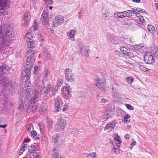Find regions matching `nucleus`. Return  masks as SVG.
Wrapping results in <instances>:
<instances>
[{
	"mask_svg": "<svg viewBox=\"0 0 158 158\" xmlns=\"http://www.w3.org/2000/svg\"><path fill=\"white\" fill-rule=\"evenodd\" d=\"M12 34L10 28L7 25H2L0 28V46L5 47L8 45L12 40Z\"/></svg>",
	"mask_w": 158,
	"mask_h": 158,
	"instance_id": "nucleus-1",
	"label": "nucleus"
},
{
	"mask_svg": "<svg viewBox=\"0 0 158 158\" xmlns=\"http://www.w3.org/2000/svg\"><path fill=\"white\" fill-rule=\"evenodd\" d=\"M153 55L155 57L158 58V49L156 48H152L150 51L145 52L144 56L145 62L150 64L154 63L155 59Z\"/></svg>",
	"mask_w": 158,
	"mask_h": 158,
	"instance_id": "nucleus-2",
	"label": "nucleus"
},
{
	"mask_svg": "<svg viewBox=\"0 0 158 158\" xmlns=\"http://www.w3.org/2000/svg\"><path fill=\"white\" fill-rule=\"evenodd\" d=\"M34 53L33 51L30 50L28 51L26 55V63L24 71L28 74H30V71L32 66L33 62L35 61Z\"/></svg>",
	"mask_w": 158,
	"mask_h": 158,
	"instance_id": "nucleus-3",
	"label": "nucleus"
},
{
	"mask_svg": "<svg viewBox=\"0 0 158 158\" xmlns=\"http://www.w3.org/2000/svg\"><path fill=\"white\" fill-rule=\"evenodd\" d=\"M66 125L65 119L60 118L56 123L55 129L56 132H61L65 128Z\"/></svg>",
	"mask_w": 158,
	"mask_h": 158,
	"instance_id": "nucleus-4",
	"label": "nucleus"
},
{
	"mask_svg": "<svg viewBox=\"0 0 158 158\" xmlns=\"http://www.w3.org/2000/svg\"><path fill=\"white\" fill-rule=\"evenodd\" d=\"M52 141L56 145L59 147L64 144V141L62 139L61 135L58 134H55L53 135L52 137Z\"/></svg>",
	"mask_w": 158,
	"mask_h": 158,
	"instance_id": "nucleus-5",
	"label": "nucleus"
},
{
	"mask_svg": "<svg viewBox=\"0 0 158 158\" xmlns=\"http://www.w3.org/2000/svg\"><path fill=\"white\" fill-rule=\"evenodd\" d=\"M77 49L78 52L81 55L87 57L89 55V48L87 46H84L82 44H79Z\"/></svg>",
	"mask_w": 158,
	"mask_h": 158,
	"instance_id": "nucleus-6",
	"label": "nucleus"
},
{
	"mask_svg": "<svg viewBox=\"0 0 158 158\" xmlns=\"http://www.w3.org/2000/svg\"><path fill=\"white\" fill-rule=\"evenodd\" d=\"M40 84H42L41 87H40V85L39 86H37L34 89V99L33 101H32V102H33V103H35V100L34 101V99L35 100L36 99L38 98L41 95V92L44 89V84L42 82H40Z\"/></svg>",
	"mask_w": 158,
	"mask_h": 158,
	"instance_id": "nucleus-7",
	"label": "nucleus"
},
{
	"mask_svg": "<svg viewBox=\"0 0 158 158\" xmlns=\"http://www.w3.org/2000/svg\"><path fill=\"white\" fill-rule=\"evenodd\" d=\"M37 23L35 22L34 25L31 27L30 29L28 31V32L27 33L25 36V39L26 41L32 40L33 37V31H36L37 29Z\"/></svg>",
	"mask_w": 158,
	"mask_h": 158,
	"instance_id": "nucleus-8",
	"label": "nucleus"
},
{
	"mask_svg": "<svg viewBox=\"0 0 158 158\" xmlns=\"http://www.w3.org/2000/svg\"><path fill=\"white\" fill-rule=\"evenodd\" d=\"M106 38L109 41L113 44H118L120 42V40L118 38L110 33L107 34Z\"/></svg>",
	"mask_w": 158,
	"mask_h": 158,
	"instance_id": "nucleus-9",
	"label": "nucleus"
},
{
	"mask_svg": "<svg viewBox=\"0 0 158 158\" xmlns=\"http://www.w3.org/2000/svg\"><path fill=\"white\" fill-rule=\"evenodd\" d=\"M48 10V9L47 7H45L42 15L41 20L43 25H46L48 23V18L47 15Z\"/></svg>",
	"mask_w": 158,
	"mask_h": 158,
	"instance_id": "nucleus-10",
	"label": "nucleus"
},
{
	"mask_svg": "<svg viewBox=\"0 0 158 158\" xmlns=\"http://www.w3.org/2000/svg\"><path fill=\"white\" fill-rule=\"evenodd\" d=\"M57 89L55 87L49 85L48 86L46 91L44 90L43 93L45 95H46L48 93L51 96H53L55 95V93Z\"/></svg>",
	"mask_w": 158,
	"mask_h": 158,
	"instance_id": "nucleus-11",
	"label": "nucleus"
},
{
	"mask_svg": "<svg viewBox=\"0 0 158 158\" xmlns=\"http://www.w3.org/2000/svg\"><path fill=\"white\" fill-rule=\"evenodd\" d=\"M63 104V102L59 97L56 98L55 100V111L56 112L59 111L61 108Z\"/></svg>",
	"mask_w": 158,
	"mask_h": 158,
	"instance_id": "nucleus-12",
	"label": "nucleus"
},
{
	"mask_svg": "<svg viewBox=\"0 0 158 158\" xmlns=\"http://www.w3.org/2000/svg\"><path fill=\"white\" fill-rule=\"evenodd\" d=\"M62 91L64 94L63 97L65 99H68L71 96V89L70 87H63L62 89Z\"/></svg>",
	"mask_w": 158,
	"mask_h": 158,
	"instance_id": "nucleus-13",
	"label": "nucleus"
},
{
	"mask_svg": "<svg viewBox=\"0 0 158 158\" xmlns=\"http://www.w3.org/2000/svg\"><path fill=\"white\" fill-rule=\"evenodd\" d=\"M1 84L5 87L8 89H10L11 87V83L10 81L5 77H2L1 81Z\"/></svg>",
	"mask_w": 158,
	"mask_h": 158,
	"instance_id": "nucleus-14",
	"label": "nucleus"
},
{
	"mask_svg": "<svg viewBox=\"0 0 158 158\" xmlns=\"http://www.w3.org/2000/svg\"><path fill=\"white\" fill-rule=\"evenodd\" d=\"M64 20V17L60 15L56 16L55 18V20L53 22V26L56 27L61 25L63 23Z\"/></svg>",
	"mask_w": 158,
	"mask_h": 158,
	"instance_id": "nucleus-15",
	"label": "nucleus"
},
{
	"mask_svg": "<svg viewBox=\"0 0 158 158\" xmlns=\"http://www.w3.org/2000/svg\"><path fill=\"white\" fill-rule=\"evenodd\" d=\"M31 89L28 86H24L23 89L22 94L26 99L28 98L30 96Z\"/></svg>",
	"mask_w": 158,
	"mask_h": 158,
	"instance_id": "nucleus-16",
	"label": "nucleus"
},
{
	"mask_svg": "<svg viewBox=\"0 0 158 158\" xmlns=\"http://www.w3.org/2000/svg\"><path fill=\"white\" fill-rule=\"evenodd\" d=\"M31 18V17L29 12H25L24 15V23H23V26L25 27H27L29 24Z\"/></svg>",
	"mask_w": 158,
	"mask_h": 158,
	"instance_id": "nucleus-17",
	"label": "nucleus"
},
{
	"mask_svg": "<svg viewBox=\"0 0 158 158\" xmlns=\"http://www.w3.org/2000/svg\"><path fill=\"white\" fill-rule=\"evenodd\" d=\"M76 30L74 29L69 30L67 33V35L68 39L72 40H75V37L76 35Z\"/></svg>",
	"mask_w": 158,
	"mask_h": 158,
	"instance_id": "nucleus-18",
	"label": "nucleus"
},
{
	"mask_svg": "<svg viewBox=\"0 0 158 158\" xmlns=\"http://www.w3.org/2000/svg\"><path fill=\"white\" fill-rule=\"evenodd\" d=\"M10 2V0H0V9L3 10L4 8L9 6Z\"/></svg>",
	"mask_w": 158,
	"mask_h": 158,
	"instance_id": "nucleus-19",
	"label": "nucleus"
},
{
	"mask_svg": "<svg viewBox=\"0 0 158 158\" xmlns=\"http://www.w3.org/2000/svg\"><path fill=\"white\" fill-rule=\"evenodd\" d=\"M98 83L96 84L97 87L99 88H102L105 85V80L104 78H102L101 79L100 78H98L97 79Z\"/></svg>",
	"mask_w": 158,
	"mask_h": 158,
	"instance_id": "nucleus-20",
	"label": "nucleus"
},
{
	"mask_svg": "<svg viewBox=\"0 0 158 158\" xmlns=\"http://www.w3.org/2000/svg\"><path fill=\"white\" fill-rule=\"evenodd\" d=\"M30 74H28L26 73L24 71L22 74L21 75V79L22 81L24 82H25L28 81L29 80V75Z\"/></svg>",
	"mask_w": 158,
	"mask_h": 158,
	"instance_id": "nucleus-21",
	"label": "nucleus"
},
{
	"mask_svg": "<svg viewBox=\"0 0 158 158\" xmlns=\"http://www.w3.org/2000/svg\"><path fill=\"white\" fill-rule=\"evenodd\" d=\"M113 16L115 18L117 19L125 17L124 11L118 12L114 13Z\"/></svg>",
	"mask_w": 158,
	"mask_h": 158,
	"instance_id": "nucleus-22",
	"label": "nucleus"
},
{
	"mask_svg": "<svg viewBox=\"0 0 158 158\" xmlns=\"http://www.w3.org/2000/svg\"><path fill=\"white\" fill-rule=\"evenodd\" d=\"M133 22V20L130 19L127 20H125V19H122L121 20L122 24L124 25H131L132 24Z\"/></svg>",
	"mask_w": 158,
	"mask_h": 158,
	"instance_id": "nucleus-23",
	"label": "nucleus"
},
{
	"mask_svg": "<svg viewBox=\"0 0 158 158\" xmlns=\"http://www.w3.org/2000/svg\"><path fill=\"white\" fill-rule=\"evenodd\" d=\"M43 52V58L45 60H49L50 58V55L46 49H44Z\"/></svg>",
	"mask_w": 158,
	"mask_h": 158,
	"instance_id": "nucleus-24",
	"label": "nucleus"
},
{
	"mask_svg": "<svg viewBox=\"0 0 158 158\" xmlns=\"http://www.w3.org/2000/svg\"><path fill=\"white\" fill-rule=\"evenodd\" d=\"M66 79L68 81L72 82L75 80V77L73 73H70L65 76Z\"/></svg>",
	"mask_w": 158,
	"mask_h": 158,
	"instance_id": "nucleus-25",
	"label": "nucleus"
},
{
	"mask_svg": "<svg viewBox=\"0 0 158 158\" xmlns=\"http://www.w3.org/2000/svg\"><path fill=\"white\" fill-rule=\"evenodd\" d=\"M37 107L36 105L35 104H31L30 106L27 109V110L28 111H29V110L30 112H33L37 110Z\"/></svg>",
	"mask_w": 158,
	"mask_h": 158,
	"instance_id": "nucleus-26",
	"label": "nucleus"
},
{
	"mask_svg": "<svg viewBox=\"0 0 158 158\" xmlns=\"http://www.w3.org/2000/svg\"><path fill=\"white\" fill-rule=\"evenodd\" d=\"M136 12L133 10H127L124 11L125 17H130L133 14H135Z\"/></svg>",
	"mask_w": 158,
	"mask_h": 158,
	"instance_id": "nucleus-27",
	"label": "nucleus"
},
{
	"mask_svg": "<svg viewBox=\"0 0 158 158\" xmlns=\"http://www.w3.org/2000/svg\"><path fill=\"white\" fill-rule=\"evenodd\" d=\"M26 43L27 47L29 48H32L36 45V44L32 40L26 41Z\"/></svg>",
	"mask_w": 158,
	"mask_h": 158,
	"instance_id": "nucleus-28",
	"label": "nucleus"
},
{
	"mask_svg": "<svg viewBox=\"0 0 158 158\" xmlns=\"http://www.w3.org/2000/svg\"><path fill=\"white\" fill-rule=\"evenodd\" d=\"M113 114V112L112 111H107L104 114V116L106 119H107L110 117L112 116Z\"/></svg>",
	"mask_w": 158,
	"mask_h": 158,
	"instance_id": "nucleus-29",
	"label": "nucleus"
},
{
	"mask_svg": "<svg viewBox=\"0 0 158 158\" xmlns=\"http://www.w3.org/2000/svg\"><path fill=\"white\" fill-rule=\"evenodd\" d=\"M31 137L33 139L35 140H38L39 139V137L36 136L37 133L34 130L30 132Z\"/></svg>",
	"mask_w": 158,
	"mask_h": 158,
	"instance_id": "nucleus-30",
	"label": "nucleus"
},
{
	"mask_svg": "<svg viewBox=\"0 0 158 158\" xmlns=\"http://www.w3.org/2000/svg\"><path fill=\"white\" fill-rule=\"evenodd\" d=\"M114 139L117 144H119L121 142V139L117 134L115 136Z\"/></svg>",
	"mask_w": 158,
	"mask_h": 158,
	"instance_id": "nucleus-31",
	"label": "nucleus"
},
{
	"mask_svg": "<svg viewBox=\"0 0 158 158\" xmlns=\"http://www.w3.org/2000/svg\"><path fill=\"white\" fill-rule=\"evenodd\" d=\"M31 158H41L40 156L35 152H32L30 154Z\"/></svg>",
	"mask_w": 158,
	"mask_h": 158,
	"instance_id": "nucleus-32",
	"label": "nucleus"
},
{
	"mask_svg": "<svg viewBox=\"0 0 158 158\" xmlns=\"http://www.w3.org/2000/svg\"><path fill=\"white\" fill-rule=\"evenodd\" d=\"M147 28L149 31L152 34L154 33L155 31V28L152 25H148Z\"/></svg>",
	"mask_w": 158,
	"mask_h": 158,
	"instance_id": "nucleus-33",
	"label": "nucleus"
},
{
	"mask_svg": "<svg viewBox=\"0 0 158 158\" xmlns=\"http://www.w3.org/2000/svg\"><path fill=\"white\" fill-rule=\"evenodd\" d=\"M36 147L35 146L31 145L28 147V151L31 153L32 152H33V151H36Z\"/></svg>",
	"mask_w": 158,
	"mask_h": 158,
	"instance_id": "nucleus-34",
	"label": "nucleus"
},
{
	"mask_svg": "<svg viewBox=\"0 0 158 158\" xmlns=\"http://www.w3.org/2000/svg\"><path fill=\"white\" fill-rule=\"evenodd\" d=\"M6 69V68L5 66L0 65V77L2 76L3 74L5 73V70Z\"/></svg>",
	"mask_w": 158,
	"mask_h": 158,
	"instance_id": "nucleus-35",
	"label": "nucleus"
},
{
	"mask_svg": "<svg viewBox=\"0 0 158 158\" xmlns=\"http://www.w3.org/2000/svg\"><path fill=\"white\" fill-rule=\"evenodd\" d=\"M133 78L132 77H127L126 78V81L129 84H131L133 81Z\"/></svg>",
	"mask_w": 158,
	"mask_h": 158,
	"instance_id": "nucleus-36",
	"label": "nucleus"
},
{
	"mask_svg": "<svg viewBox=\"0 0 158 158\" xmlns=\"http://www.w3.org/2000/svg\"><path fill=\"white\" fill-rule=\"evenodd\" d=\"M139 68L142 71L144 72H147L149 70H151L146 68L144 65H140Z\"/></svg>",
	"mask_w": 158,
	"mask_h": 158,
	"instance_id": "nucleus-37",
	"label": "nucleus"
},
{
	"mask_svg": "<svg viewBox=\"0 0 158 158\" xmlns=\"http://www.w3.org/2000/svg\"><path fill=\"white\" fill-rule=\"evenodd\" d=\"M27 131L30 133L34 131L33 125L32 124H29L27 125Z\"/></svg>",
	"mask_w": 158,
	"mask_h": 158,
	"instance_id": "nucleus-38",
	"label": "nucleus"
},
{
	"mask_svg": "<svg viewBox=\"0 0 158 158\" xmlns=\"http://www.w3.org/2000/svg\"><path fill=\"white\" fill-rule=\"evenodd\" d=\"M143 47V45H135L133 46V48L134 49L139 51Z\"/></svg>",
	"mask_w": 158,
	"mask_h": 158,
	"instance_id": "nucleus-39",
	"label": "nucleus"
},
{
	"mask_svg": "<svg viewBox=\"0 0 158 158\" xmlns=\"http://www.w3.org/2000/svg\"><path fill=\"white\" fill-rule=\"evenodd\" d=\"M130 117V115L129 114L125 115L124 117V121L126 123H129L130 122V120L129 119Z\"/></svg>",
	"mask_w": 158,
	"mask_h": 158,
	"instance_id": "nucleus-40",
	"label": "nucleus"
},
{
	"mask_svg": "<svg viewBox=\"0 0 158 158\" xmlns=\"http://www.w3.org/2000/svg\"><path fill=\"white\" fill-rule=\"evenodd\" d=\"M120 51L123 53L124 54H127L128 50L127 48L123 46L121 47L120 48Z\"/></svg>",
	"mask_w": 158,
	"mask_h": 158,
	"instance_id": "nucleus-41",
	"label": "nucleus"
},
{
	"mask_svg": "<svg viewBox=\"0 0 158 158\" xmlns=\"http://www.w3.org/2000/svg\"><path fill=\"white\" fill-rule=\"evenodd\" d=\"M109 12L106 11L104 12L102 14V17L104 19H105L109 16Z\"/></svg>",
	"mask_w": 158,
	"mask_h": 158,
	"instance_id": "nucleus-42",
	"label": "nucleus"
},
{
	"mask_svg": "<svg viewBox=\"0 0 158 158\" xmlns=\"http://www.w3.org/2000/svg\"><path fill=\"white\" fill-rule=\"evenodd\" d=\"M27 144H24L23 145L22 147L21 148L20 150L19 151V154L21 155L23 153L24 151L25 150L26 148Z\"/></svg>",
	"mask_w": 158,
	"mask_h": 158,
	"instance_id": "nucleus-43",
	"label": "nucleus"
},
{
	"mask_svg": "<svg viewBox=\"0 0 158 158\" xmlns=\"http://www.w3.org/2000/svg\"><path fill=\"white\" fill-rule=\"evenodd\" d=\"M45 2V4L47 6H48L49 5L52 4L53 1L52 0H43Z\"/></svg>",
	"mask_w": 158,
	"mask_h": 158,
	"instance_id": "nucleus-44",
	"label": "nucleus"
},
{
	"mask_svg": "<svg viewBox=\"0 0 158 158\" xmlns=\"http://www.w3.org/2000/svg\"><path fill=\"white\" fill-rule=\"evenodd\" d=\"M39 0H31V3L34 6L35 8H36V6L38 5L39 3Z\"/></svg>",
	"mask_w": 158,
	"mask_h": 158,
	"instance_id": "nucleus-45",
	"label": "nucleus"
},
{
	"mask_svg": "<svg viewBox=\"0 0 158 158\" xmlns=\"http://www.w3.org/2000/svg\"><path fill=\"white\" fill-rule=\"evenodd\" d=\"M52 158H61L60 155L58 153L55 152L53 153Z\"/></svg>",
	"mask_w": 158,
	"mask_h": 158,
	"instance_id": "nucleus-46",
	"label": "nucleus"
},
{
	"mask_svg": "<svg viewBox=\"0 0 158 158\" xmlns=\"http://www.w3.org/2000/svg\"><path fill=\"white\" fill-rule=\"evenodd\" d=\"M111 128L113 129L115 126L116 123L115 121H112L109 123Z\"/></svg>",
	"mask_w": 158,
	"mask_h": 158,
	"instance_id": "nucleus-47",
	"label": "nucleus"
},
{
	"mask_svg": "<svg viewBox=\"0 0 158 158\" xmlns=\"http://www.w3.org/2000/svg\"><path fill=\"white\" fill-rule=\"evenodd\" d=\"M40 129L41 133H43L45 130V127L44 125L40 124Z\"/></svg>",
	"mask_w": 158,
	"mask_h": 158,
	"instance_id": "nucleus-48",
	"label": "nucleus"
},
{
	"mask_svg": "<svg viewBox=\"0 0 158 158\" xmlns=\"http://www.w3.org/2000/svg\"><path fill=\"white\" fill-rule=\"evenodd\" d=\"M110 127L109 123L106 125L105 127V130H107L108 132L111 131L110 129Z\"/></svg>",
	"mask_w": 158,
	"mask_h": 158,
	"instance_id": "nucleus-49",
	"label": "nucleus"
},
{
	"mask_svg": "<svg viewBox=\"0 0 158 158\" xmlns=\"http://www.w3.org/2000/svg\"><path fill=\"white\" fill-rule=\"evenodd\" d=\"M140 21L139 22V24H142L145 23V19L142 16L140 17V18L139 19Z\"/></svg>",
	"mask_w": 158,
	"mask_h": 158,
	"instance_id": "nucleus-50",
	"label": "nucleus"
},
{
	"mask_svg": "<svg viewBox=\"0 0 158 158\" xmlns=\"http://www.w3.org/2000/svg\"><path fill=\"white\" fill-rule=\"evenodd\" d=\"M24 108V106L23 103L20 102L19 103L18 106V109L22 111L23 110Z\"/></svg>",
	"mask_w": 158,
	"mask_h": 158,
	"instance_id": "nucleus-51",
	"label": "nucleus"
},
{
	"mask_svg": "<svg viewBox=\"0 0 158 158\" xmlns=\"http://www.w3.org/2000/svg\"><path fill=\"white\" fill-rule=\"evenodd\" d=\"M72 71L70 69H69L68 68L66 69H65V76H66V75L69 74L70 73H72L71 72Z\"/></svg>",
	"mask_w": 158,
	"mask_h": 158,
	"instance_id": "nucleus-52",
	"label": "nucleus"
},
{
	"mask_svg": "<svg viewBox=\"0 0 158 158\" xmlns=\"http://www.w3.org/2000/svg\"><path fill=\"white\" fill-rule=\"evenodd\" d=\"M125 105L126 107L130 110H133L134 109L133 107L130 104H126Z\"/></svg>",
	"mask_w": 158,
	"mask_h": 158,
	"instance_id": "nucleus-53",
	"label": "nucleus"
},
{
	"mask_svg": "<svg viewBox=\"0 0 158 158\" xmlns=\"http://www.w3.org/2000/svg\"><path fill=\"white\" fill-rule=\"evenodd\" d=\"M88 156H90L91 158H93L95 157V156H96V153L95 152H93L91 154H88Z\"/></svg>",
	"mask_w": 158,
	"mask_h": 158,
	"instance_id": "nucleus-54",
	"label": "nucleus"
},
{
	"mask_svg": "<svg viewBox=\"0 0 158 158\" xmlns=\"http://www.w3.org/2000/svg\"><path fill=\"white\" fill-rule=\"evenodd\" d=\"M53 122L52 121H49L48 123V127L50 129L52 127Z\"/></svg>",
	"mask_w": 158,
	"mask_h": 158,
	"instance_id": "nucleus-55",
	"label": "nucleus"
},
{
	"mask_svg": "<svg viewBox=\"0 0 158 158\" xmlns=\"http://www.w3.org/2000/svg\"><path fill=\"white\" fill-rule=\"evenodd\" d=\"M62 84V81L61 79L59 80L57 82V85L58 87H60L61 86Z\"/></svg>",
	"mask_w": 158,
	"mask_h": 158,
	"instance_id": "nucleus-56",
	"label": "nucleus"
},
{
	"mask_svg": "<svg viewBox=\"0 0 158 158\" xmlns=\"http://www.w3.org/2000/svg\"><path fill=\"white\" fill-rule=\"evenodd\" d=\"M44 76L46 77H47L48 76L49 74V72L48 71L47 69H45L44 71Z\"/></svg>",
	"mask_w": 158,
	"mask_h": 158,
	"instance_id": "nucleus-57",
	"label": "nucleus"
},
{
	"mask_svg": "<svg viewBox=\"0 0 158 158\" xmlns=\"http://www.w3.org/2000/svg\"><path fill=\"white\" fill-rule=\"evenodd\" d=\"M125 64L127 66H129V67L133 66V64L132 63H130L127 61L125 62Z\"/></svg>",
	"mask_w": 158,
	"mask_h": 158,
	"instance_id": "nucleus-58",
	"label": "nucleus"
},
{
	"mask_svg": "<svg viewBox=\"0 0 158 158\" xmlns=\"http://www.w3.org/2000/svg\"><path fill=\"white\" fill-rule=\"evenodd\" d=\"M155 6L156 10H158V1H155Z\"/></svg>",
	"mask_w": 158,
	"mask_h": 158,
	"instance_id": "nucleus-59",
	"label": "nucleus"
},
{
	"mask_svg": "<svg viewBox=\"0 0 158 158\" xmlns=\"http://www.w3.org/2000/svg\"><path fill=\"white\" fill-rule=\"evenodd\" d=\"M136 10L138 12H140L142 13H143L144 11V10L141 9V8H136Z\"/></svg>",
	"mask_w": 158,
	"mask_h": 158,
	"instance_id": "nucleus-60",
	"label": "nucleus"
},
{
	"mask_svg": "<svg viewBox=\"0 0 158 158\" xmlns=\"http://www.w3.org/2000/svg\"><path fill=\"white\" fill-rule=\"evenodd\" d=\"M68 105L65 104L64 105V106L62 110L63 111H65L68 108Z\"/></svg>",
	"mask_w": 158,
	"mask_h": 158,
	"instance_id": "nucleus-61",
	"label": "nucleus"
},
{
	"mask_svg": "<svg viewBox=\"0 0 158 158\" xmlns=\"http://www.w3.org/2000/svg\"><path fill=\"white\" fill-rule=\"evenodd\" d=\"M136 144V142L133 140H132L131 141V144L130 145L131 146H134Z\"/></svg>",
	"mask_w": 158,
	"mask_h": 158,
	"instance_id": "nucleus-62",
	"label": "nucleus"
},
{
	"mask_svg": "<svg viewBox=\"0 0 158 158\" xmlns=\"http://www.w3.org/2000/svg\"><path fill=\"white\" fill-rule=\"evenodd\" d=\"M47 139L46 137H45V136H43L41 138V140L43 142L45 140H46Z\"/></svg>",
	"mask_w": 158,
	"mask_h": 158,
	"instance_id": "nucleus-63",
	"label": "nucleus"
},
{
	"mask_svg": "<svg viewBox=\"0 0 158 158\" xmlns=\"http://www.w3.org/2000/svg\"><path fill=\"white\" fill-rule=\"evenodd\" d=\"M124 137L126 139H128L130 138L129 135L128 134L125 135H124Z\"/></svg>",
	"mask_w": 158,
	"mask_h": 158,
	"instance_id": "nucleus-64",
	"label": "nucleus"
}]
</instances>
